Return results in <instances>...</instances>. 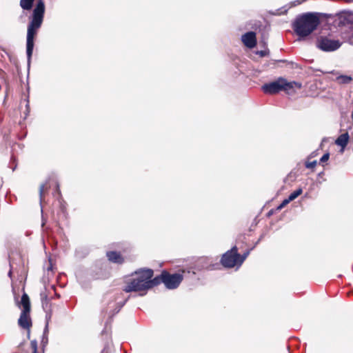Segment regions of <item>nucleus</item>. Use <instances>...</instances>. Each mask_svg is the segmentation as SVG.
<instances>
[{"mask_svg":"<svg viewBox=\"0 0 353 353\" xmlns=\"http://www.w3.org/2000/svg\"><path fill=\"white\" fill-rule=\"evenodd\" d=\"M239 254L236 246L223 254L221 263L225 268H231L235 265L239 266Z\"/></svg>","mask_w":353,"mask_h":353,"instance_id":"7","label":"nucleus"},{"mask_svg":"<svg viewBox=\"0 0 353 353\" xmlns=\"http://www.w3.org/2000/svg\"><path fill=\"white\" fill-rule=\"evenodd\" d=\"M125 301L123 303L119 304V305L117 306L116 313H117V312H119V310H121V308L123 306V305L125 304Z\"/></svg>","mask_w":353,"mask_h":353,"instance_id":"27","label":"nucleus"},{"mask_svg":"<svg viewBox=\"0 0 353 353\" xmlns=\"http://www.w3.org/2000/svg\"><path fill=\"white\" fill-rule=\"evenodd\" d=\"M241 40L246 47L253 48L256 44V33L248 32L242 35Z\"/></svg>","mask_w":353,"mask_h":353,"instance_id":"9","label":"nucleus"},{"mask_svg":"<svg viewBox=\"0 0 353 353\" xmlns=\"http://www.w3.org/2000/svg\"><path fill=\"white\" fill-rule=\"evenodd\" d=\"M250 254V251H247L246 252H245L243 255H240L239 254V266L241 265V264L243 263V261L245 260V259L247 258V256L249 255Z\"/></svg>","mask_w":353,"mask_h":353,"instance_id":"18","label":"nucleus"},{"mask_svg":"<svg viewBox=\"0 0 353 353\" xmlns=\"http://www.w3.org/2000/svg\"><path fill=\"white\" fill-rule=\"evenodd\" d=\"M329 157L330 154L328 152L324 154L320 159V163H323L326 162L329 159Z\"/></svg>","mask_w":353,"mask_h":353,"instance_id":"21","label":"nucleus"},{"mask_svg":"<svg viewBox=\"0 0 353 353\" xmlns=\"http://www.w3.org/2000/svg\"><path fill=\"white\" fill-rule=\"evenodd\" d=\"M341 19H343V22H347V23H353V13H344L341 15Z\"/></svg>","mask_w":353,"mask_h":353,"instance_id":"16","label":"nucleus"},{"mask_svg":"<svg viewBox=\"0 0 353 353\" xmlns=\"http://www.w3.org/2000/svg\"><path fill=\"white\" fill-rule=\"evenodd\" d=\"M161 283H163V272L159 276H157L154 277V279H148V290L159 285Z\"/></svg>","mask_w":353,"mask_h":353,"instance_id":"12","label":"nucleus"},{"mask_svg":"<svg viewBox=\"0 0 353 353\" xmlns=\"http://www.w3.org/2000/svg\"><path fill=\"white\" fill-rule=\"evenodd\" d=\"M45 14V4L43 0H39L37 2L35 8L33 9L32 18L27 28L26 36V55L28 65L30 64L34 46V37L37 31L41 28Z\"/></svg>","mask_w":353,"mask_h":353,"instance_id":"1","label":"nucleus"},{"mask_svg":"<svg viewBox=\"0 0 353 353\" xmlns=\"http://www.w3.org/2000/svg\"><path fill=\"white\" fill-rule=\"evenodd\" d=\"M290 202V201L288 199H284L282 203L278 206V209L279 210H281L282 209L284 206H285L287 204H288Z\"/></svg>","mask_w":353,"mask_h":353,"instance_id":"22","label":"nucleus"},{"mask_svg":"<svg viewBox=\"0 0 353 353\" xmlns=\"http://www.w3.org/2000/svg\"><path fill=\"white\" fill-rule=\"evenodd\" d=\"M259 54L261 57H264V56L266 54V52H265V51H263V50H261V51L259 52Z\"/></svg>","mask_w":353,"mask_h":353,"instance_id":"28","label":"nucleus"},{"mask_svg":"<svg viewBox=\"0 0 353 353\" xmlns=\"http://www.w3.org/2000/svg\"><path fill=\"white\" fill-rule=\"evenodd\" d=\"M316 161H312L311 162H307L305 163V167L307 168H310V169H312L314 168H315V166L316 165Z\"/></svg>","mask_w":353,"mask_h":353,"instance_id":"20","label":"nucleus"},{"mask_svg":"<svg viewBox=\"0 0 353 353\" xmlns=\"http://www.w3.org/2000/svg\"><path fill=\"white\" fill-rule=\"evenodd\" d=\"M300 89L301 84L295 81L288 82L283 78H279L276 81L265 83L262 86L263 91L266 94H276L285 91L288 94L295 93L294 88Z\"/></svg>","mask_w":353,"mask_h":353,"instance_id":"4","label":"nucleus"},{"mask_svg":"<svg viewBox=\"0 0 353 353\" xmlns=\"http://www.w3.org/2000/svg\"><path fill=\"white\" fill-rule=\"evenodd\" d=\"M20 304L23 306V310L18 320V323L22 328L30 330L32 326V321L30 317V302L27 294L24 293L22 295Z\"/></svg>","mask_w":353,"mask_h":353,"instance_id":"5","label":"nucleus"},{"mask_svg":"<svg viewBox=\"0 0 353 353\" xmlns=\"http://www.w3.org/2000/svg\"><path fill=\"white\" fill-rule=\"evenodd\" d=\"M348 140H349L348 133L347 132L343 133V134H341L336 139V140L335 141V143L337 145L341 146L342 148H344L347 145V144L348 143Z\"/></svg>","mask_w":353,"mask_h":353,"instance_id":"11","label":"nucleus"},{"mask_svg":"<svg viewBox=\"0 0 353 353\" xmlns=\"http://www.w3.org/2000/svg\"><path fill=\"white\" fill-rule=\"evenodd\" d=\"M44 188H45V185L44 184H41L40 185V188H39V195H40V201L41 202L42 201V197H43V193Z\"/></svg>","mask_w":353,"mask_h":353,"instance_id":"23","label":"nucleus"},{"mask_svg":"<svg viewBox=\"0 0 353 353\" xmlns=\"http://www.w3.org/2000/svg\"><path fill=\"white\" fill-rule=\"evenodd\" d=\"M40 297L42 303V307L44 310H46V308L48 307V305L49 304L48 295L47 294L46 289H44V290L41 292Z\"/></svg>","mask_w":353,"mask_h":353,"instance_id":"13","label":"nucleus"},{"mask_svg":"<svg viewBox=\"0 0 353 353\" xmlns=\"http://www.w3.org/2000/svg\"><path fill=\"white\" fill-rule=\"evenodd\" d=\"M352 78L347 75H339L336 77V81L341 84H347L350 83Z\"/></svg>","mask_w":353,"mask_h":353,"instance_id":"15","label":"nucleus"},{"mask_svg":"<svg viewBox=\"0 0 353 353\" xmlns=\"http://www.w3.org/2000/svg\"><path fill=\"white\" fill-rule=\"evenodd\" d=\"M42 343L43 344H46L48 343V336H45V335H43V339H42Z\"/></svg>","mask_w":353,"mask_h":353,"instance_id":"26","label":"nucleus"},{"mask_svg":"<svg viewBox=\"0 0 353 353\" xmlns=\"http://www.w3.org/2000/svg\"><path fill=\"white\" fill-rule=\"evenodd\" d=\"M48 333V322L46 323V325L45 326L44 330H43V335L47 336Z\"/></svg>","mask_w":353,"mask_h":353,"instance_id":"24","label":"nucleus"},{"mask_svg":"<svg viewBox=\"0 0 353 353\" xmlns=\"http://www.w3.org/2000/svg\"><path fill=\"white\" fill-rule=\"evenodd\" d=\"M8 275H9V276H10V275H11V272H9Z\"/></svg>","mask_w":353,"mask_h":353,"instance_id":"30","label":"nucleus"},{"mask_svg":"<svg viewBox=\"0 0 353 353\" xmlns=\"http://www.w3.org/2000/svg\"><path fill=\"white\" fill-rule=\"evenodd\" d=\"M183 276L182 274L174 273L170 274L168 272L163 271V284L166 288L169 290H173L178 288L181 281H183Z\"/></svg>","mask_w":353,"mask_h":353,"instance_id":"8","label":"nucleus"},{"mask_svg":"<svg viewBox=\"0 0 353 353\" xmlns=\"http://www.w3.org/2000/svg\"><path fill=\"white\" fill-rule=\"evenodd\" d=\"M347 42L350 45L353 46V32H352V34L348 38Z\"/></svg>","mask_w":353,"mask_h":353,"instance_id":"25","label":"nucleus"},{"mask_svg":"<svg viewBox=\"0 0 353 353\" xmlns=\"http://www.w3.org/2000/svg\"><path fill=\"white\" fill-rule=\"evenodd\" d=\"M106 256L108 260L112 263L121 264L123 262V259L119 252L115 251L108 252Z\"/></svg>","mask_w":353,"mask_h":353,"instance_id":"10","label":"nucleus"},{"mask_svg":"<svg viewBox=\"0 0 353 353\" xmlns=\"http://www.w3.org/2000/svg\"><path fill=\"white\" fill-rule=\"evenodd\" d=\"M302 192H303L302 188H299L296 190L292 192L288 199L290 201H292L294 200L295 199H296L299 195H301L302 194Z\"/></svg>","mask_w":353,"mask_h":353,"instance_id":"17","label":"nucleus"},{"mask_svg":"<svg viewBox=\"0 0 353 353\" xmlns=\"http://www.w3.org/2000/svg\"><path fill=\"white\" fill-rule=\"evenodd\" d=\"M342 45L339 39H334L326 36H321L316 41V47L323 52H334Z\"/></svg>","mask_w":353,"mask_h":353,"instance_id":"6","label":"nucleus"},{"mask_svg":"<svg viewBox=\"0 0 353 353\" xmlns=\"http://www.w3.org/2000/svg\"><path fill=\"white\" fill-rule=\"evenodd\" d=\"M30 346L32 350V353H37V342L36 340H32L30 342Z\"/></svg>","mask_w":353,"mask_h":353,"instance_id":"19","label":"nucleus"},{"mask_svg":"<svg viewBox=\"0 0 353 353\" xmlns=\"http://www.w3.org/2000/svg\"><path fill=\"white\" fill-rule=\"evenodd\" d=\"M319 18L316 14L306 13L296 17L293 23V29L295 33L304 37L310 34L319 26Z\"/></svg>","mask_w":353,"mask_h":353,"instance_id":"2","label":"nucleus"},{"mask_svg":"<svg viewBox=\"0 0 353 353\" xmlns=\"http://www.w3.org/2000/svg\"><path fill=\"white\" fill-rule=\"evenodd\" d=\"M153 276L152 269H141L135 272V276L124 287L125 292H139L148 290V279Z\"/></svg>","mask_w":353,"mask_h":353,"instance_id":"3","label":"nucleus"},{"mask_svg":"<svg viewBox=\"0 0 353 353\" xmlns=\"http://www.w3.org/2000/svg\"><path fill=\"white\" fill-rule=\"evenodd\" d=\"M34 0H21L20 6L26 10H30L32 9Z\"/></svg>","mask_w":353,"mask_h":353,"instance_id":"14","label":"nucleus"},{"mask_svg":"<svg viewBox=\"0 0 353 353\" xmlns=\"http://www.w3.org/2000/svg\"><path fill=\"white\" fill-rule=\"evenodd\" d=\"M26 108H29V101H28L27 102V104H26Z\"/></svg>","mask_w":353,"mask_h":353,"instance_id":"29","label":"nucleus"}]
</instances>
